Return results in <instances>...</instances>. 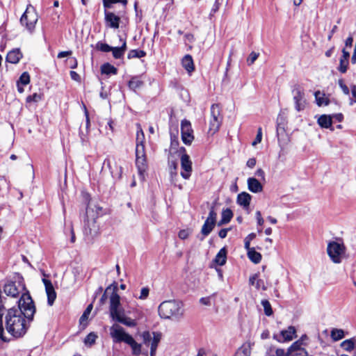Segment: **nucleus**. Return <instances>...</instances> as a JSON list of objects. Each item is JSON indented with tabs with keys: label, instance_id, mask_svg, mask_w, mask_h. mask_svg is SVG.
I'll return each instance as SVG.
<instances>
[{
	"label": "nucleus",
	"instance_id": "nucleus-1",
	"mask_svg": "<svg viewBox=\"0 0 356 356\" xmlns=\"http://www.w3.org/2000/svg\"><path fill=\"white\" fill-rule=\"evenodd\" d=\"M35 313L34 302L29 291H26L18 300V307L8 309L5 315L7 332L15 338L23 337L29 328L26 321H31Z\"/></svg>",
	"mask_w": 356,
	"mask_h": 356
},
{
	"label": "nucleus",
	"instance_id": "nucleus-2",
	"mask_svg": "<svg viewBox=\"0 0 356 356\" xmlns=\"http://www.w3.org/2000/svg\"><path fill=\"white\" fill-rule=\"evenodd\" d=\"M115 289H116V287H115ZM109 314L113 321L126 326L133 327L136 325L135 320L125 315V311L120 303V297L115 290L113 291L109 298Z\"/></svg>",
	"mask_w": 356,
	"mask_h": 356
},
{
	"label": "nucleus",
	"instance_id": "nucleus-3",
	"mask_svg": "<svg viewBox=\"0 0 356 356\" xmlns=\"http://www.w3.org/2000/svg\"><path fill=\"white\" fill-rule=\"evenodd\" d=\"M159 316L165 319L174 318L179 319L184 315L183 304L176 300H167L161 302L158 308Z\"/></svg>",
	"mask_w": 356,
	"mask_h": 356
},
{
	"label": "nucleus",
	"instance_id": "nucleus-4",
	"mask_svg": "<svg viewBox=\"0 0 356 356\" xmlns=\"http://www.w3.org/2000/svg\"><path fill=\"white\" fill-rule=\"evenodd\" d=\"M38 20V16L37 13L34 8L29 5L20 18V23L29 33H32L35 30Z\"/></svg>",
	"mask_w": 356,
	"mask_h": 356
},
{
	"label": "nucleus",
	"instance_id": "nucleus-5",
	"mask_svg": "<svg viewBox=\"0 0 356 356\" xmlns=\"http://www.w3.org/2000/svg\"><path fill=\"white\" fill-rule=\"evenodd\" d=\"M292 95L296 111L300 112L305 110L307 104V101L304 90L300 86L296 85L292 89Z\"/></svg>",
	"mask_w": 356,
	"mask_h": 356
},
{
	"label": "nucleus",
	"instance_id": "nucleus-6",
	"mask_svg": "<svg viewBox=\"0 0 356 356\" xmlns=\"http://www.w3.org/2000/svg\"><path fill=\"white\" fill-rule=\"evenodd\" d=\"M222 122L220 107L218 104H213L211 107V118L209 120V131L213 134L219 129Z\"/></svg>",
	"mask_w": 356,
	"mask_h": 356
},
{
	"label": "nucleus",
	"instance_id": "nucleus-7",
	"mask_svg": "<svg viewBox=\"0 0 356 356\" xmlns=\"http://www.w3.org/2000/svg\"><path fill=\"white\" fill-rule=\"evenodd\" d=\"M110 335L114 343H127L131 337V335L127 333L122 326L116 323L110 327Z\"/></svg>",
	"mask_w": 356,
	"mask_h": 356
},
{
	"label": "nucleus",
	"instance_id": "nucleus-8",
	"mask_svg": "<svg viewBox=\"0 0 356 356\" xmlns=\"http://www.w3.org/2000/svg\"><path fill=\"white\" fill-rule=\"evenodd\" d=\"M327 251L331 260L335 264H339L341 261L344 246L337 242L332 241L328 243Z\"/></svg>",
	"mask_w": 356,
	"mask_h": 356
},
{
	"label": "nucleus",
	"instance_id": "nucleus-9",
	"mask_svg": "<svg viewBox=\"0 0 356 356\" xmlns=\"http://www.w3.org/2000/svg\"><path fill=\"white\" fill-rule=\"evenodd\" d=\"M136 165L139 173L142 175L147 168L146 155L144 144L136 145Z\"/></svg>",
	"mask_w": 356,
	"mask_h": 356
},
{
	"label": "nucleus",
	"instance_id": "nucleus-10",
	"mask_svg": "<svg viewBox=\"0 0 356 356\" xmlns=\"http://www.w3.org/2000/svg\"><path fill=\"white\" fill-rule=\"evenodd\" d=\"M25 289V285L22 280H19L17 284L16 282L9 281L3 286L4 293L11 297H17L21 291Z\"/></svg>",
	"mask_w": 356,
	"mask_h": 356
},
{
	"label": "nucleus",
	"instance_id": "nucleus-11",
	"mask_svg": "<svg viewBox=\"0 0 356 356\" xmlns=\"http://www.w3.org/2000/svg\"><path fill=\"white\" fill-rule=\"evenodd\" d=\"M181 139L186 145H191L194 139L191 122L187 120H183L181 122Z\"/></svg>",
	"mask_w": 356,
	"mask_h": 356
},
{
	"label": "nucleus",
	"instance_id": "nucleus-12",
	"mask_svg": "<svg viewBox=\"0 0 356 356\" xmlns=\"http://www.w3.org/2000/svg\"><path fill=\"white\" fill-rule=\"evenodd\" d=\"M216 216L217 214L212 207L201 229V233L204 236H208L213 230L216 225Z\"/></svg>",
	"mask_w": 356,
	"mask_h": 356
},
{
	"label": "nucleus",
	"instance_id": "nucleus-13",
	"mask_svg": "<svg viewBox=\"0 0 356 356\" xmlns=\"http://www.w3.org/2000/svg\"><path fill=\"white\" fill-rule=\"evenodd\" d=\"M296 328L293 326H289L279 334H274L273 338L280 343H284L293 340L296 337Z\"/></svg>",
	"mask_w": 356,
	"mask_h": 356
},
{
	"label": "nucleus",
	"instance_id": "nucleus-14",
	"mask_svg": "<svg viewBox=\"0 0 356 356\" xmlns=\"http://www.w3.org/2000/svg\"><path fill=\"white\" fill-rule=\"evenodd\" d=\"M181 177L185 179H188L192 172V162L188 154L184 153L181 156Z\"/></svg>",
	"mask_w": 356,
	"mask_h": 356
},
{
	"label": "nucleus",
	"instance_id": "nucleus-15",
	"mask_svg": "<svg viewBox=\"0 0 356 356\" xmlns=\"http://www.w3.org/2000/svg\"><path fill=\"white\" fill-rule=\"evenodd\" d=\"M92 213L93 209H91L90 206H88L86 208V221L85 223V229L86 230L88 229L90 234H92V232H96L97 228L95 222V218L97 216L93 215Z\"/></svg>",
	"mask_w": 356,
	"mask_h": 356
},
{
	"label": "nucleus",
	"instance_id": "nucleus-16",
	"mask_svg": "<svg viewBox=\"0 0 356 356\" xmlns=\"http://www.w3.org/2000/svg\"><path fill=\"white\" fill-rule=\"evenodd\" d=\"M291 356H308V353L302 346V339H298L289 347Z\"/></svg>",
	"mask_w": 356,
	"mask_h": 356
},
{
	"label": "nucleus",
	"instance_id": "nucleus-17",
	"mask_svg": "<svg viewBox=\"0 0 356 356\" xmlns=\"http://www.w3.org/2000/svg\"><path fill=\"white\" fill-rule=\"evenodd\" d=\"M42 282L45 286L48 305L51 306L56 298V293L50 280L43 279Z\"/></svg>",
	"mask_w": 356,
	"mask_h": 356
},
{
	"label": "nucleus",
	"instance_id": "nucleus-18",
	"mask_svg": "<svg viewBox=\"0 0 356 356\" xmlns=\"http://www.w3.org/2000/svg\"><path fill=\"white\" fill-rule=\"evenodd\" d=\"M105 20L111 28L118 29L120 18L112 12L105 11Z\"/></svg>",
	"mask_w": 356,
	"mask_h": 356
},
{
	"label": "nucleus",
	"instance_id": "nucleus-19",
	"mask_svg": "<svg viewBox=\"0 0 356 356\" xmlns=\"http://www.w3.org/2000/svg\"><path fill=\"white\" fill-rule=\"evenodd\" d=\"M317 122L321 127L334 131V127H332V117L331 115H321L318 118Z\"/></svg>",
	"mask_w": 356,
	"mask_h": 356
},
{
	"label": "nucleus",
	"instance_id": "nucleus-20",
	"mask_svg": "<svg viewBox=\"0 0 356 356\" xmlns=\"http://www.w3.org/2000/svg\"><path fill=\"white\" fill-rule=\"evenodd\" d=\"M22 58V53L19 49H14L10 51L6 58L7 62L16 64L19 63L20 59Z\"/></svg>",
	"mask_w": 356,
	"mask_h": 356
},
{
	"label": "nucleus",
	"instance_id": "nucleus-21",
	"mask_svg": "<svg viewBox=\"0 0 356 356\" xmlns=\"http://www.w3.org/2000/svg\"><path fill=\"white\" fill-rule=\"evenodd\" d=\"M251 199L252 196L249 193L242 192L238 195L236 202L244 209H247L250 206Z\"/></svg>",
	"mask_w": 356,
	"mask_h": 356
},
{
	"label": "nucleus",
	"instance_id": "nucleus-22",
	"mask_svg": "<svg viewBox=\"0 0 356 356\" xmlns=\"http://www.w3.org/2000/svg\"><path fill=\"white\" fill-rule=\"evenodd\" d=\"M127 344L130 346L132 350V354L136 356L140 355L141 353L147 355V351L142 352V346L140 343H137L135 339L131 337Z\"/></svg>",
	"mask_w": 356,
	"mask_h": 356
},
{
	"label": "nucleus",
	"instance_id": "nucleus-23",
	"mask_svg": "<svg viewBox=\"0 0 356 356\" xmlns=\"http://www.w3.org/2000/svg\"><path fill=\"white\" fill-rule=\"evenodd\" d=\"M248 187L251 192L254 193L261 192L263 190L261 184L254 177L248 179Z\"/></svg>",
	"mask_w": 356,
	"mask_h": 356
},
{
	"label": "nucleus",
	"instance_id": "nucleus-24",
	"mask_svg": "<svg viewBox=\"0 0 356 356\" xmlns=\"http://www.w3.org/2000/svg\"><path fill=\"white\" fill-rule=\"evenodd\" d=\"M183 67L191 74L195 70L193 58L191 55L187 54L181 60Z\"/></svg>",
	"mask_w": 356,
	"mask_h": 356
},
{
	"label": "nucleus",
	"instance_id": "nucleus-25",
	"mask_svg": "<svg viewBox=\"0 0 356 356\" xmlns=\"http://www.w3.org/2000/svg\"><path fill=\"white\" fill-rule=\"evenodd\" d=\"M252 343L250 341L244 343L236 352L234 356H250Z\"/></svg>",
	"mask_w": 356,
	"mask_h": 356
},
{
	"label": "nucleus",
	"instance_id": "nucleus-26",
	"mask_svg": "<svg viewBox=\"0 0 356 356\" xmlns=\"http://www.w3.org/2000/svg\"><path fill=\"white\" fill-rule=\"evenodd\" d=\"M257 275L255 274L251 276L249 279L250 284L255 286L257 289H262L263 291L267 290V286L264 283V281L261 279H258Z\"/></svg>",
	"mask_w": 356,
	"mask_h": 356
},
{
	"label": "nucleus",
	"instance_id": "nucleus-27",
	"mask_svg": "<svg viewBox=\"0 0 356 356\" xmlns=\"http://www.w3.org/2000/svg\"><path fill=\"white\" fill-rule=\"evenodd\" d=\"M316 102L318 106H327L330 104V99L324 93L318 90L314 93Z\"/></svg>",
	"mask_w": 356,
	"mask_h": 356
},
{
	"label": "nucleus",
	"instance_id": "nucleus-28",
	"mask_svg": "<svg viewBox=\"0 0 356 356\" xmlns=\"http://www.w3.org/2000/svg\"><path fill=\"white\" fill-rule=\"evenodd\" d=\"M153 339L151 343L150 356H155L156 348L161 339V334L159 332H152Z\"/></svg>",
	"mask_w": 356,
	"mask_h": 356
},
{
	"label": "nucleus",
	"instance_id": "nucleus-29",
	"mask_svg": "<svg viewBox=\"0 0 356 356\" xmlns=\"http://www.w3.org/2000/svg\"><path fill=\"white\" fill-rule=\"evenodd\" d=\"M104 164L106 165V166L110 170L111 174L113 178L120 179L122 176V168L119 167L118 168V166L115 165V167L117 168V170H114L113 167L111 166V161L109 159H106L104 161Z\"/></svg>",
	"mask_w": 356,
	"mask_h": 356
},
{
	"label": "nucleus",
	"instance_id": "nucleus-30",
	"mask_svg": "<svg viewBox=\"0 0 356 356\" xmlns=\"http://www.w3.org/2000/svg\"><path fill=\"white\" fill-rule=\"evenodd\" d=\"M233 217V212L230 209H224L222 211L221 220L218 222V226L228 223Z\"/></svg>",
	"mask_w": 356,
	"mask_h": 356
},
{
	"label": "nucleus",
	"instance_id": "nucleus-31",
	"mask_svg": "<svg viewBox=\"0 0 356 356\" xmlns=\"http://www.w3.org/2000/svg\"><path fill=\"white\" fill-rule=\"evenodd\" d=\"M227 260V250L225 248L220 250V251L216 254L214 262L219 265L223 266L226 263Z\"/></svg>",
	"mask_w": 356,
	"mask_h": 356
},
{
	"label": "nucleus",
	"instance_id": "nucleus-32",
	"mask_svg": "<svg viewBox=\"0 0 356 356\" xmlns=\"http://www.w3.org/2000/svg\"><path fill=\"white\" fill-rule=\"evenodd\" d=\"M126 50H127V43H126V41L124 40L121 47H113V49H111V51H112L113 57L116 59H118L123 56Z\"/></svg>",
	"mask_w": 356,
	"mask_h": 356
},
{
	"label": "nucleus",
	"instance_id": "nucleus-33",
	"mask_svg": "<svg viewBox=\"0 0 356 356\" xmlns=\"http://www.w3.org/2000/svg\"><path fill=\"white\" fill-rule=\"evenodd\" d=\"M143 81L138 76H134L128 83V86L131 90L136 91L143 86Z\"/></svg>",
	"mask_w": 356,
	"mask_h": 356
},
{
	"label": "nucleus",
	"instance_id": "nucleus-34",
	"mask_svg": "<svg viewBox=\"0 0 356 356\" xmlns=\"http://www.w3.org/2000/svg\"><path fill=\"white\" fill-rule=\"evenodd\" d=\"M247 251L248 257L250 261L254 264H259L261 261V254L259 252L255 251L254 248H250L249 250H247Z\"/></svg>",
	"mask_w": 356,
	"mask_h": 356
},
{
	"label": "nucleus",
	"instance_id": "nucleus-35",
	"mask_svg": "<svg viewBox=\"0 0 356 356\" xmlns=\"http://www.w3.org/2000/svg\"><path fill=\"white\" fill-rule=\"evenodd\" d=\"M356 346V339L355 338H351L349 339H346L341 342V347L346 351H351L355 349Z\"/></svg>",
	"mask_w": 356,
	"mask_h": 356
},
{
	"label": "nucleus",
	"instance_id": "nucleus-36",
	"mask_svg": "<svg viewBox=\"0 0 356 356\" xmlns=\"http://www.w3.org/2000/svg\"><path fill=\"white\" fill-rule=\"evenodd\" d=\"M330 337L334 341H337L345 337V332L342 329L333 328L330 332Z\"/></svg>",
	"mask_w": 356,
	"mask_h": 356
},
{
	"label": "nucleus",
	"instance_id": "nucleus-37",
	"mask_svg": "<svg viewBox=\"0 0 356 356\" xmlns=\"http://www.w3.org/2000/svg\"><path fill=\"white\" fill-rule=\"evenodd\" d=\"M101 72L105 74H116L118 70L113 65L107 63L102 65Z\"/></svg>",
	"mask_w": 356,
	"mask_h": 356
},
{
	"label": "nucleus",
	"instance_id": "nucleus-38",
	"mask_svg": "<svg viewBox=\"0 0 356 356\" xmlns=\"http://www.w3.org/2000/svg\"><path fill=\"white\" fill-rule=\"evenodd\" d=\"M145 55L146 53L143 50L132 49L128 53L127 58L129 59L134 58H142L145 56Z\"/></svg>",
	"mask_w": 356,
	"mask_h": 356
},
{
	"label": "nucleus",
	"instance_id": "nucleus-39",
	"mask_svg": "<svg viewBox=\"0 0 356 356\" xmlns=\"http://www.w3.org/2000/svg\"><path fill=\"white\" fill-rule=\"evenodd\" d=\"M261 303L264 307L265 314L268 316H271L273 312L269 301L267 300H262Z\"/></svg>",
	"mask_w": 356,
	"mask_h": 356
},
{
	"label": "nucleus",
	"instance_id": "nucleus-40",
	"mask_svg": "<svg viewBox=\"0 0 356 356\" xmlns=\"http://www.w3.org/2000/svg\"><path fill=\"white\" fill-rule=\"evenodd\" d=\"M116 3H121L124 6H126L127 3V0H103L104 6L106 8H111L112 5Z\"/></svg>",
	"mask_w": 356,
	"mask_h": 356
},
{
	"label": "nucleus",
	"instance_id": "nucleus-41",
	"mask_svg": "<svg viewBox=\"0 0 356 356\" xmlns=\"http://www.w3.org/2000/svg\"><path fill=\"white\" fill-rule=\"evenodd\" d=\"M92 304H90L87 307L86 309H85V311L83 312V314L81 315V316L80 317V319H79V321H80V323L81 324H83L84 321H86L88 318V316L92 309Z\"/></svg>",
	"mask_w": 356,
	"mask_h": 356
},
{
	"label": "nucleus",
	"instance_id": "nucleus-42",
	"mask_svg": "<svg viewBox=\"0 0 356 356\" xmlns=\"http://www.w3.org/2000/svg\"><path fill=\"white\" fill-rule=\"evenodd\" d=\"M141 337L143 339V343L145 345H146V346L150 345L151 346V343L152 341L153 337H152V334L149 332H148V331L143 332L141 334Z\"/></svg>",
	"mask_w": 356,
	"mask_h": 356
},
{
	"label": "nucleus",
	"instance_id": "nucleus-43",
	"mask_svg": "<svg viewBox=\"0 0 356 356\" xmlns=\"http://www.w3.org/2000/svg\"><path fill=\"white\" fill-rule=\"evenodd\" d=\"M349 61L348 60H345L344 58H341L339 60V66L338 70L341 73H346L348 70Z\"/></svg>",
	"mask_w": 356,
	"mask_h": 356
},
{
	"label": "nucleus",
	"instance_id": "nucleus-44",
	"mask_svg": "<svg viewBox=\"0 0 356 356\" xmlns=\"http://www.w3.org/2000/svg\"><path fill=\"white\" fill-rule=\"evenodd\" d=\"M97 338V336L95 333L90 332L85 338L84 343L86 345L91 346L95 343Z\"/></svg>",
	"mask_w": 356,
	"mask_h": 356
},
{
	"label": "nucleus",
	"instance_id": "nucleus-45",
	"mask_svg": "<svg viewBox=\"0 0 356 356\" xmlns=\"http://www.w3.org/2000/svg\"><path fill=\"white\" fill-rule=\"evenodd\" d=\"M96 48H97V49H98L102 52H109L111 51V49H113L112 47L109 46L108 44H107L106 43H102L100 42L97 43Z\"/></svg>",
	"mask_w": 356,
	"mask_h": 356
},
{
	"label": "nucleus",
	"instance_id": "nucleus-46",
	"mask_svg": "<svg viewBox=\"0 0 356 356\" xmlns=\"http://www.w3.org/2000/svg\"><path fill=\"white\" fill-rule=\"evenodd\" d=\"M30 82V76L28 72H24L20 76L19 80L17 81L18 83H21L24 86L27 85Z\"/></svg>",
	"mask_w": 356,
	"mask_h": 356
},
{
	"label": "nucleus",
	"instance_id": "nucleus-47",
	"mask_svg": "<svg viewBox=\"0 0 356 356\" xmlns=\"http://www.w3.org/2000/svg\"><path fill=\"white\" fill-rule=\"evenodd\" d=\"M145 136L142 129H140L137 131L136 134V145L144 144Z\"/></svg>",
	"mask_w": 356,
	"mask_h": 356
},
{
	"label": "nucleus",
	"instance_id": "nucleus-48",
	"mask_svg": "<svg viewBox=\"0 0 356 356\" xmlns=\"http://www.w3.org/2000/svg\"><path fill=\"white\" fill-rule=\"evenodd\" d=\"M256 236V234L254 233H251L250 234H248L245 240H244V243H245V248L246 250H249L250 248V242L252 240H253Z\"/></svg>",
	"mask_w": 356,
	"mask_h": 356
},
{
	"label": "nucleus",
	"instance_id": "nucleus-49",
	"mask_svg": "<svg viewBox=\"0 0 356 356\" xmlns=\"http://www.w3.org/2000/svg\"><path fill=\"white\" fill-rule=\"evenodd\" d=\"M42 96L40 94L34 93L32 95H29L26 97V102H38L40 100H41Z\"/></svg>",
	"mask_w": 356,
	"mask_h": 356
},
{
	"label": "nucleus",
	"instance_id": "nucleus-50",
	"mask_svg": "<svg viewBox=\"0 0 356 356\" xmlns=\"http://www.w3.org/2000/svg\"><path fill=\"white\" fill-rule=\"evenodd\" d=\"M258 57H259V54L254 52V51L251 52L247 59L248 65H251L252 64H253L254 62L257 59Z\"/></svg>",
	"mask_w": 356,
	"mask_h": 356
},
{
	"label": "nucleus",
	"instance_id": "nucleus-51",
	"mask_svg": "<svg viewBox=\"0 0 356 356\" xmlns=\"http://www.w3.org/2000/svg\"><path fill=\"white\" fill-rule=\"evenodd\" d=\"M177 168V164L176 162L172 161L170 163V174H171V179L173 180L175 177L177 176V173L176 172Z\"/></svg>",
	"mask_w": 356,
	"mask_h": 356
},
{
	"label": "nucleus",
	"instance_id": "nucleus-52",
	"mask_svg": "<svg viewBox=\"0 0 356 356\" xmlns=\"http://www.w3.org/2000/svg\"><path fill=\"white\" fill-rule=\"evenodd\" d=\"M350 88L352 98L350 99V105H353L356 103V85L353 84Z\"/></svg>",
	"mask_w": 356,
	"mask_h": 356
},
{
	"label": "nucleus",
	"instance_id": "nucleus-53",
	"mask_svg": "<svg viewBox=\"0 0 356 356\" xmlns=\"http://www.w3.org/2000/svg\"><path fill=\"white\" fill-rule=\"evenodd\" d=\"M261 139H262V131H261V128L259 127L258 129V131H257V134L256 136V138L254 140V141L252 142V145L253 146H255L256 145H257L258 143H261Z\"/></svg>",
	"mask_w": 356,
	"mask_h": 356
},
{
	"label": "nucleus",
	"instance_id": "nucleus-54",
	"mask_svg": "<svg viewBox=\"0 0 356 356\" xmlns=\"http://www.w3.org/2000/svg\"><path fill=\"white\" fill-rule=\"evenodd\" d=\"M149 293V289L148 287L142 288L140 291V295L139 296L138 298L140 300H145L148 297Z\"/></svg>",
	"mask_w": 356,
	"mask_h": 356
},
{
	"label": "nucleus",
	"instance_id": "nucleus-55",
	"mask_svg": "<svg viewBox=\"0 0 356 356\" xmlns=\"http://www.w3.org/2000/svg\"><path fill=\"white\" fill-rule=\"evenodd\" d=\"M339 87L341 88V89L342 90L343 92L348 95H349L350 93V90H349V88H348V86L344 83L343 82V79H339Z\"/></svg>",
	"mask_w": 356,
	"mask_h": 356
},
{
	"label": "nucleus",
	"instance_id": "nucleus-56",
	"mask_svg": "<svg viewBox=\"0 0 356 356\" xmlns=\"http://www.w3.org/2000/svg\"><path fill=\"white\" fill-rule=\"evenodd\" d=\"M276 356H291V354L289 353V348H288L287 351H285L282 348H277L275 351Z\"/></svg>",
	"mask_w": 356,
	"mask_h": 356
},
{
	"label": "nucleus",
	"instance_id": "nucleus-57",
	"mask_svg": "<svg viewBox=\"0 0 356 356\" xmlns=\"http://www.w3.org/2000/svg\"><path fill=\"white\" fill-rule=\"evenodd\" d=\"M189 234L190 232L188 230L182 229L179 231L178 236L181 239H186L188 237Z\"/></svg>",
	"mask_w": 356,
	"mask_h": 356
},
{
	"label": "nucleus",
	"instance_id": "nucleus-58",
	"mask_svg": "<svg viewBox=\"0 0 356 356\" xmlns=\"http://www.w3.org/2000/svg\"><path fill=\"white\" fill-rule=\"evenodd\" d=\"M211 296L201 298L200 302L204 305L209 306L211 305Z\"/></svg>",
	"mask_w": 356,
	"mask_h": 356
},
{
	"label": "nucleus",
	"instance_id": "nucleus-59",
	"mask_svg": "<svg viewBox=\"0 0 356 356\" xmlns=\"http://www.w3.org/2000/svg\"><path fill=\"white\" fill-rule=\"evenodd\" d=\"M229 230H230V228L220 229V232H218L219 237H220L221 238H225L227 236L228 231H229Z\"/></svg>",
	"mask_w": 356,
	"mask_h": 356
},
{
	"label": "nucleus",
	"instance_id": "nucleus-60",
	"mask_svg": "<svg viewBox=\"0 0 356 356\" xmlns=\"http://www.w3.org/2000/svg\"><path fill=\"white\" fill-rule=\"evenodd\" d=\"M72 51H60L58 53L57 57L58 58H63L65 56H70L72 55Z\"/></svg>",
	"mask_w": 356,
	"mask_h": 356
},
{
	"label": "nucleus",
	"instance_id": "nucleus-61",
	"mask_svg": "<svg viewBox=\"0 0 356 356\" xmlns=\"http://www.w3.org/2000/svg\"><path fill=\"white\" fill-rule=\"evenodd\" d=\"M332 117V120L334 119L338 122H341L343 120V115L342 113H337L331 115Z\"/></svg>",
	"mask_w": 356,
	"mask_h": 356
},
{
	"label": "nucleus",
	"instance_id": "nucleus-62",
	"mask_svg": "<svg viewBox=\"0 0 356 356\" xmlns=\"http://www.w3.org/2000/svg\"><path fill=\"white\" fill-rule=\"evenodd\" d=\"M255 165H256V159L254 158H250L248 160L247 165L249 168H252L253 167H254Z\"/></svg>",
	"mask_w": 356,
	"mask_h": 356
},
{
	"label": "nucleus",
	"instance_id": "nucleus-63",
	"mask_svg": "<svg viewBox=\"0 0 356 356\" xmlns=\"http://www.w3.org/2000/svg\"><path fill=\"white\" fill-rule=\"evenodd\" d=\"M255 175L260 177L261 179H265V172L262 169H258L255 172Z\"/></svg>",
	"mask_w": 356,
	"mask_h": 356
},
{
	"label": "nucleus",
	"instance_id": "nucleus-64",
	"mask_svg": "<svg viewBox=\"0 0 356 356\" xmlns=\"http://www.w3.org/2000/svg\"><path fill=\"white\" fill-rule=\"evenodd\" d=\"M353 42V38L351 35H350L348 38H346L345 41V45L348 47H351Z\"/></svg>",
	"mask_w": 356,
	"mask_h": 356
}]
</instances>
